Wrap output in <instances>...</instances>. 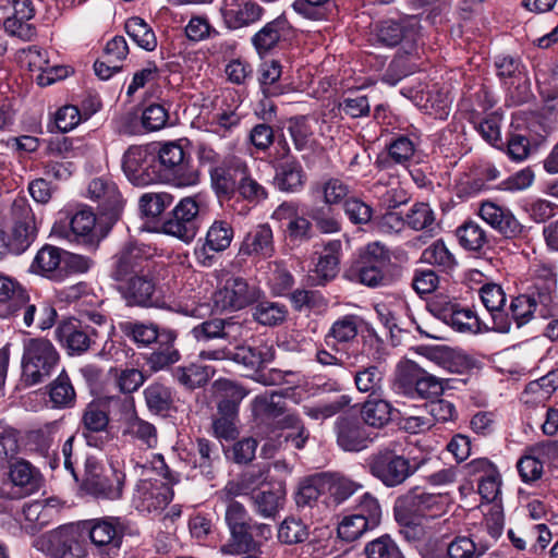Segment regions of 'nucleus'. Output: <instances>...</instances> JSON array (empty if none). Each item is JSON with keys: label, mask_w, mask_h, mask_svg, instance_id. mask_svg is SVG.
<instances>
[{"label": "nucleus", "mask_w": 558, "mask_h": 558, "mask_svg": "<svg viewBox=\"0 0 558 558\" xmlns=\"http://www.w3.org/2000/svg\"><path fill=\"white\" fill-rule=\"evenodd\" d=\"M312 192L320 194L325 206L332 207L345 202L350 196V185L339 178H328L327 180L316 183L312 187Z\"/></svg>", "instance_id": "52"}, {"label": "nucleus", "mask_w": 558, "mask_h": 558, "mask_svg": "<svg viewBox=\"0 0 558 558\" xmlns=\"http://www.w3.org/2000/svg\"><path fill=\"white\" fill-rule=\"evenodd\" d=\"M9 477L22 495H31L40 487V473L26 460L21 459L10 465Z\"/></svg>", "instance_id": "41"}, {"label": "nucleus", "mask_w": 558, "mask_h": 558, "mask_svg": "<svg viewBox=\"0 0 558 558\" xmlns=\"http://www.w3.org/2000/svg\"><path fill=\"white\" fill-rule=\"evenodd\" d=\"M88 195L98 203L100 214L116 222L123 209V198L117 184L106 178H96L88 184Z\"/></svg>", "instance_id": "21"}, {"label": "nucleus", "mask_w": 558, "mask_h": 558, "mask_svg": "<svg viewBox=\"0 0 558 558\" xmlns=\"http://www.w3.org/2000/svg\"><path fill=\"white\" fill-rule=\"evenodd\" d=\"M328 504L339 506L363 488V485L339 472H324Z\"/></svg>", "instance_id": "32"}, {"label": "nucleus", "mask_w": 558, "mask_h": 558, "mask_svg": "<svg viewBox=\"0 0 558 558\" xmlns=\"http://www.w3.org/2000/svg\"><path fill=\"white\" fill-rule=\"evenodd\" d=\"M155 154L145 146H131L123 155L122 169L134 184H147L156 181L153 172Z\"/></svg>", "instance_id": "20"}, {"label": "nucleus", "mask_w": 558, "mask_h": 558, "mask_svg": "<svg viewBox=\"0 0 558 558\" xmlns=\"http://www.w3.org/2000/svg\"><path fill=\"white\" fill-rule=\"evenodd\" d=\"M392 404L379 397H368L360 409V418L372 428H384L392 421Z\"/></svg>", "instance_id": "36"}, {"label": "nucleus", "mask_w": 558, "mask_h": 558, "mask_svg": "<svg viewBox=\"0 0 558 558\" xmlns=\"http://www.w3.org/2000/svg\"><path fill=\"white\" fill-rule=\"evenodd\" d=\"M425 369L417 363L407 360L397 365L393 387L399 395L415 399L418 385L424 379Z\"/></svg>", "instance_id": "35"}, {"label": "nucleus", "mask_w": 558, "mask_h": 558, "mask_svg": "<svg viewBox=\"0 0 558 558\" xmlns=\"http://www.w3.org/2000/svg\"><path fill=\"white\" fill-rule=\"evenodd\" d=\"M109 422L108 411L101 402L92 401L85 407L81 424L83 426V436L88 446L98 447V441L94 434L105 432Z\"/></svg>", "instance_id": "31"}, {"label": "nucleus", "mask_w": 558, "mask_h": 558, "mask_svg": "<svg viewBox=\"0 0 558 558\" xmlns=\"http://www.w3.org/2000/svg\"><path fill=\"white\" fill-rule=\"evenodd\" d=\"M177 331L171 329L161 330V339L159 347L150 352L146 357V364L154 373L169 368L171 365L180 361L181 354L174 347L177 340Z\"/></svg>", "instance_id": "28"}, {"label": "nucleus", "mask_w": 558, "mask_h": 558, "mask_svg": "<svg viewBox=\"0 0 558 558\" xmlns=\"http://www.w3.org/2000/svg\"><path fill=\"white\" fill-rule=\"evenodd\" d=\"M125 474L113 464L101 466L95 458L85 461L83 488L87 494L102 499L116 500L122 496Z\"/></svg>", "instance_id": "8"}, {"label": "nucleus", "mask_w": 558, "mask_h": 558, "mask_svg": "<svg viewBox=\"0 0 558 558\" xmlns=\"http://www.w3.org/2000/svg\"><path fill=\"white\" fill-rule=\"evenodd\" d=\"M398 522L409 525L415 518H421V489L414 487L399 496L393 507Z\"/></svg>", "instance_id": "55"}, {"label": "nucleus", "mask_w": 558, "mask_h": 558, "mask_svg": "<svg viewBox=\"0 0 558 558\" xmlns=\"http://www.w3.org/2000/svg\"><path fill=\"white\" fill-rule=\"evenodd\" d=\"M421 259L444 271L452 270L458 264L454 255L449 251L442 240H437L426 247L422 253Z\"/></svg>", "instance_id": "58"}, {"label": "nucleus", "mask_w": 558, "mask_h": 558, "mask_svg": "<svg viewBox=\"0 0 558 558\" xmlns=\"http://www.w3.org/2000/svg\"><path fill=\"white\" fill-rule=\"evenodd\" d=\"M54 336L71 356L87 352L97 344L100 337L96 327L76 318L62 320L56 328Z\"/></svg>", "instance_id": "12"}, {"label": "nucleus", "mask_w": 558, "mask_h": 558, "mask_svg": "<svg viewBox=\"0 0 558 558\" xmlns=\"http://www.w3.org/2000/svg\"><path fill=\"white\" fill-rule=\"evenodd\" d=\"M416 144L405 135L395 137L388 146V155L378 156L375 166L381 170L389 169L392 163L405 165L414 155Z\"/></svg>", "instance_id": "40"}, {"label": "nucleus", "mask_w": 558, "mask_h": 558, "mask_svg": "<svg viewBox=\"0 0 558 558\" xmlns=\"http://www.w3.org/2000/svg\"><path fill=\"white\" fill-rule=\"evenodd\" d=\"M361 318L357 315L349 314L336 319L325 336V343L332 350L338 351L340 344H347L355 340L359 333Z\"/></svg>", "instance_id": "37"}, {"label": "nucleus", "mask_w": 558, "mask_h": 558, "mask_svg": "<svg viewBox=\"0 0 558 558\" xmlns=\"http://www.w3.org/2000/svg\"><path fill=\"white\" fill-rule=\"evenodd\" d=\"M48 388L52 408L70 409L74 407L76 392L65 369L60 372L58 377L49 384Z\"/></svg>", "instance_id": "46"}, {"label": "nucleus", "mask_w": 558, "mask_h": 558, "mask_svg": "<svg viewBox=\"0 0 558 558\" xmlns=\"http://www.w3.org/2000/svg\"><path fill=\"white\" fill-rule=\"evenodd\" d=\"M199 356L211 361L229 360L256 374L266 364L274 361L275 351L267 344L258 347L238 344L234 348L223 347L215 350H203Z\"/></svg>", "instance_id": "9"}, {"label": "nucleus", "mask_w": 558, "mask_h": 558, "mask_svg": "<svg viewBox=\"0 0 558 558\" xmlns=\"http://www.w3.org/2000/svg\"><path fill=\"white\" fill-rule=\"evenodd\" d=\"M126 34L142 49L154 51L157 47L155 32L145 20L140 16L130 17L124 25Z\"/></svg>", "instance_id": "57"}, {"label": "nucleus", "mask_w": 558, "mask_h": 558, "mask_svg": "<svg viewBox=\"0 0 558 558\" xmlns=\"http://www.w3.org/2000/svg\"><path fill=\"white\" fill-rule=\"evenodd\" d=\"M12 229L8 233L11 254L24 253L37 236V223L31 205L25 197H16L11 206Z\"/></svg>", "instance_id": "11"}, {"label": "nucleus", "mask_w": 558, "mask_h": 558, "mask_svg": "<svg viewBox=\"0 0 558 558\" xmlns=\"http://www.w3.org/2000/svg\"><path fill=\"white\" fill-rule=\"evenodd\" d=\"M153 172L156 181L178 187L193 186L199 182V172L194 166L191 154L178 142L159 145L155 154Z\"/></svg>", "instance_id": "3"}, {"label": "nucleus", "mask_w": 558, "mask_h": 558, "mask_svg": "<svg viewBox=\"0 0 558 558\" xmlns=\"http://www.w3.org/2000/svg\"><path fill=\"white\" fill-rule=\"evenodd\" d=\"M240 181L236 189L239 195L248 204L256 206L268 198L267 189L251 174L248 166L239 169Z\"/></svg>", "instance_id": "54"}, {"label": "nucleus", "mask_w": 558, "mask_h": 558, "mask_svg": "<svg viewBox=\"0 0 558 558\" xmlns=\"http://www.w3.org/2000/svg\"><path fill=\"white\" fill-rule=\"evenodd\" d=\"M366 558H405L397 543L389 535H381L364 547Z\"/></svg>", "instance_id": "64"}, {"label": "nucleus", "mask_w": 558, "mask_h": 558, "mask_svg": "<svg viewBox=\"0 0 558 558\" xmlns=\"http://www.w3.org/2000/svg\"><path fill=\"white\" fill-rule=\"evenodd\" d=\"M246 166L241 159L222 161L221 166L209 168L210 184L218 198H230L238 189L240 181L239 169Z\"/></svg>", "instance_id": "25"}, {"label": "nucleus", "mask_w": 558, "mask_h": 558, "mask_svg": "<svg viewBox=\"0 0 558 558\" xmlns=\"http://www.w3.org/2000/svg\"><path fill=\"white\" fill-rule=\"evenodd\" d=\"M288 27V21L279 16L268 22L252 37V44L258 53L267 52L275 48Z\"/></svg>", "instance_id": "47"}, {"label": "nucleus", "mask_w": 558, "mask_h": 558, "mask_svg": "<svg viewBox=\"0 0 558 558\" xmlns=\"http://www.w3.org/2000/svg\"><path fill=\"white\" fill-rule=\"evenodd\" d=\"M341 250L342 243L340 240H330L325 244L315 268L319 278L318 284H325L337 276Z\"/></svg>", "instance_id": "42"}, {"label": "nucleus", "mask_w": 558, "mask_h": 558, "mask_svg": "<svg viewBox=\"0 0 558 558\" xmlns=\"http://www.w3.org/2000/svg\"><path fill=\"white\" fill-rule=\"evenodd\" d=\"M201 195L186 196L179 201L161 225L165 234L192 242L202 225Z\"/></svg>", "instance_id": "6"}, {"label": "nucleus", "mask_w": 558, "mask_h": 558, "mask_svg": "<svg viewBox=\"0 0 558 558\" xmlns=\"http://www.w3.org/2000/svg\"><path fill=\"white\" fill-rule=\"evenodd\" d=\"M275 185L283 192H298L305 182L302 165L296 159H288L275 167Z\"/></svg>", "instance_id": "38"}, {"label": "nucleus", "mask_w": 558, "mask_h": 558, "mask_svg": "<svg viewBox=\"0 0 558 558\" xmlns=\"http://www.w3.org/2000/svg\"><path fill=\"white\" fill-rule=\"evenodd\" d=\"M481 300L490 313L493 329L506 333L510 330L511 322L509 314L505 313L506 293L497 283H486L480 289Z\"/></svg>", "instance_id": "26"}, {"label": "nucleus", "mask_w": 558, "mask_h": 558, "mask_svg": "<svg viewBox=\"0 0 558 558\" xmlns=\"http://www.w3.org/2000/svg\"><path fill=\"white\" fill-rule=\"evenodd\" d=\"M460 245L468 251H481L487 244L485 230L475 221H465L457 229Z\"/></svg>", "instance_id": "61"}, {"label": "nucleus", "mask_w": 558, "mask_h": 558, "mask_svg": "<svg viewBox=\"0 0 558 558\" xmlns=\"http://www.w3.org/2000/svg\"><path fill=\"white\" fill-rule=\"evenodd\" d=\"M128 306L165 308L166 301L155 272L150 269L116 283Z\"/></svg>", "instance_id": "7"}, {"label": "nucleus", "mask_w": 558, "mask_h": 558, "mask_svg": "<svg viewBox=\"0 0 558 558\" xmlns=\"http://www.w3.org/2000/svg\"><path fill=\"white\" fill-rule=\"evenodd\" d=\"M384 377L385 369L379 364L362 366L354 374V385L360 392L373 397L381 391Z\"/></svg>", "instance_id": "51"}, {"label": "nucleus", "mask_w": 558, "mask_h": 558, "mask_svg": "<svg viewBox=\"0 0 558 558\" xmlns=\"http://www.w3.org/2000/svg\"><path fill=\"white\" fill-rule=\"evenodd\" d=\"M248 498L256 515L263 519L274 520L280 510L283 509L286 490L281 486L277 488L266 487L257 492H252Z\"/></svg>", "instance_id": "27"}, {"label": "nucleus", "mask_w": 558, "mask_h": 558, "mask_svg": "<svg viewBox=\"0 0 558 558\" xmlns=\"http://www.w3.org/2000/svg\"><path fill=\"white\" fill-rule=\"evenodd\" d=\"M333 433L339 448L347 452H360L375 440L366 425L355 414L339 415L333 423Z\"/></svg>", "instance_id": "16"}, {"label": "nucleus", "mask_w": 558, "mask_h": 558, "mask_svg": "<svg viewBox=\"0 0 558 558\" xmlns=\"http://www.w3.org/2000/svg\"><path fill=\"white\" fill-rule=\"evenodd\" d=\"M225 522L230 537L220 547L223 555L260 554L264 544L272 536L271 526L254 520L245 506L236 500L227 502Z\"/></svg>", "instance_id": "1"}, {"label": "nucleus", "mask_w": 558, "mask_h": 558, "mask_svg": "<svg viewBox=\"0 0 558 558\" xmlns=\"http://www.w3.org/2000/svg\"><path fill=\"white\" fill-rule=\"evenodd\" d=\"M427 457H407L395 445L381 446L366 460L371 475L385 487L395 488L404 484L427 462Z\"/></svg>", "instance_id": "2"}, {"label": "nucleus", "mask_w": 558, "mask_h": 558, "mask_svg": "<svg viewBox=\"0 0 558 558\" xmlns=\"http://www.w3.org/2000/svg\"><path fill=\"white\" fill-rule=\"evenodd\" d=\"M60 364V353L46 338L23 339L22 380L26 386L46 381Z\"/></svg>", "instance_id": "4"}, {"label": "nucleus", "mask_w": 558, "mask_h": 558, "mask_svg": "<svg viewBox=\"0 0 558 558\" xmlns=\"http://www.w3.org/2000/svg\"><path fill=\"white\" fill-rule=\"evenodd\" d=\"M390 263L389 250L380 242H371L360 250L347 270V277L368 288L386 287L389 283L387 269Z\"/></svg>", "instance_id": "5"}, {"label": "nucleus", "mask_w": 558, "mask_h": 558, "mask_svg": "<svg viewBox=\"0 0 558 558\" xmlns=\"http://www.w3.org/2000/svg\"><path fill=\"white\" fill-rule=\"evenodd\" d=\"M172 376L181 386L189 390L201 388L209 380L206 367L197 364L178 366L173 369Z\"/></svg>", "instance_id": "60"}, {"label": "nucleus", "mask_w": 558, "mask_h": 558, "mask_svg": "<svg viewBox=\"0 0 558 558\" xmlns=\"http://www.w3.org/2000/svg\"><path fill=\"white\" fill-rule=\"evenodd\" d=\"M308 526L294 517H287L278 526V539L286 545H295L308 538Z\"/></svg>", "instance_id": "62"}, {"label": "nucleus", "mask_w": 558, "mask_h": 558, "mask_svg": "<svg viewBox=\"0 0 558 558\" xmlns=\"http://www.w3.org/2000/svg\"><path fill=\"white\" fill-rule=\"evenodd\" d=\"M282 66L277 60L264 61L258 68V83L265 97H276L284 93L280 84Z\"/></svg>", "instance_id": "49"}, {"label": "nucleus", "mask_w": 558, "mask_h": 558, "mask_svg": "<svg viewBox=\"0 0 558 558\" xmlns=\"http://www.w3.org/2000/svg\"><path fill=\"white\" fill-rule=\"evenodd\" d=\"M420 23L415 16L401 20H385L375 27L374 36L378 44L386 47L402 45L410 52L420 37Z\"/></svg>", "instance_id": "14"}, {"label": "nucleus", "mask_w": 558, "mask_h": 558, "mask_svg": "<svg viewBox=\"0 0 558 558\" xmlns=\"http://www.w3.org/2000/svg\"><path fill=\"white\" fill-rule=\"evenodd\" d=\"M63 254L64 250L60 247L45 245L37 252L31 267L37 274L60 279Z\"/></svg>", "instance_id": "45"}, {"label": "nucleus", "mask_w": 558, "mask_h": 558, "mask_svg": "<svg viewBox=\"0 0 558 558\" xmlns=\"http://www.w3.org/2000/svg\"><path fill=\"white\" fill-rule=\"evenodd\" d=\"M220 12L229 29H239L260 21L265 10L253 0H222Z\"/></svg>", "instance_id": "22"}, {"label": "nucleus", "mask_w": 558, "mask_h": 558, "mask_svg": "<svg viewBox=\"0 0 558 558\" xmlns=\"http://www.w3.org/2000/svg\"><path fill=\"white\" fill-rule=\"evenodd\" d=\"M407 226L416 231H425L430 236L439 230L435 213L426 203H415L405 215Z\"/></svg>", "instance_id": "48"}, {"label": "nucleus", "mask_w": 558, "mask_h": 558, "mask_svg": "<svg viewBox=\"0 0 558 558\" xmlns=\"http://www.w3.org/2000/svg\"><path fill=\"white\" fill-rule=\"evenodd\" d=\"M143 393L148 410L155 414H165L173 407L174 399L171 388L159 381L149 384Z\"/></svg>", "instance_id": "50"}, {"label": "nucleus", "mask_w": 558, "mask_h": 558, "mask_svg": "<svg viewBox=\"0 0 558 558\" xmlns=\"http://www.w3.org/2000/svg\"><path fill=\"white\" fill-rule=\"evenodd\" d=\"M50 550L53 558H84L85 548L75 531L62 527L51 534Z\"/></svg>", "instance_id": "34"}, {"label": "nucleus", "mask_w": 558, "mask_h": 558, "mask_svg": "<svg viewBox=\"0 0 558 558\" xmlns=\"http://www.w3.org/2000/svg\"><path fill=\"white\" fill-rule=\"evenodd\" d=\"M119 519H95L85 523L92 543L97 547L119 548L121 535Z\"/></svg>", "instance_id": "33"}, {"label": "nucleus", "mask_w": 558, "mask_h": 558, "mask_svg": "<svg viewBox=\"0 0 558 558\" xmlns=\"http://www.w3.org/2000/svg\"><path fill=\"white\" fill-rule=\"evenodd\" d=\"M149 257L148 246L138 242H128L111 257L109 276L118 283L148 270Z\"/></svg>", "instance_id": "13"}, {"label": "nucleus", "mask_w": 558, "mask_h": 558, "mask_svg": "<svg viewBox=\"0 0 558 558\" xmlns=\"http://www.w3.org/2000/svg\"><path fill=\"white\" fill-rule=\"evenodd\" d=\"M219 446L206 438H197L193 452L194 468L207 478H214L221 465Z\"/></svg>", "instance_id": "29"}, {"label": "nucleus", "mask_w": 558, "mask_h": 558, "mask_svg": "<svg viewBox=\"0 0 558 558\" xmlns=\"http://www.w3.org/2000/svg\"><path fill=\"white\" fill-rule=\"evenodd\" d=\"M534 299L535 312L543 318L558 316V294L557 288L543 287L533 288L529 293Z\"/></svg>", "instance_id": "63"}, {"label": "nucleus", "mask_w": 558, "mask_h": 558, "mask_svg": "<svg viewBox=\"0 0 558 558\" xmlns=\"http://www.w3.org/2000/svg\"><path fill=\"white\" fill-rule=\"evenodd\" d=\"M488 545L475 542L470 535H456L428 541L421 550L422 558H481Z\"/></svg>", "instance_id": "10"}, {"label": "nucleus", "mask_w": 558, "mask_h": 558, "mask_svg": "<svg viewBox=\"0 0 558 558\" xmlns=\"http://www.w3.org/2000/svg\"><path fill=\"white\" fill-rule=\"evenodd\" d=\"M287 316V306L278 302L260 301L253 308V318L264 326H278Z\"/></svg>", "instance_id": "59"}, {"label": "nucleus", "mask_w": 558, "mask_h": 558, "mask_svg": "<svg viewBox=\"0 0 558 558\" xmlns=\"http://www.w3.org/2000/svg\"><path fill=\"white\" fill-rule=\"evenodd\" d=\"M322 495H326L324 472L307 476L299 483L295 504L298 507H312Z\"/></svg>", "instance_id": "53"}, {"label": "nucleus", "mask_w": 558, "mask_h": 558, "mask_svg": "<svg viewBox=\"0 0 558 558\" xmlns=\"http://www.w3.org/2000/svg\"><path fill=\"white\" fill-rule=\"evenodd\" d=\"M274 218H289L287 232L292 241L305 242L312 238V222L303 216H298L291 205L287 203L281 204L274 211Z\"/></svg>", "instance_id": "43"}, {"label": "nucleus", "mask_w": 558, "mask_h": 558, "mask_svg": "<svg viewBox=\"0 0 558 558\" xmlns=\"http://www.w3.org/2000/svg\"><path fill=\"white\" fill-rule=\"evenodd\" d=\"M96 215L89 208H83L71 218L70 227L76 241L92 248H96L100 238L95 231Z\"/></svg>", "instance_id": "39"}, {"label": "nucleus", "mask_w": 558, "mask_h": 558, "mask_svg": "<svg viewBox=\"0 0 558 558\" xmlns=\"http://www.w3.org/2000/svg\"><path fill=\"white\" fill-rule=\"evenodd\" d=\"M123 435L140 441L147 448H155L158 442V433L155 425L138 417L136 414L128 418Z\"/></svg>", "instance_id": "56"}, {"label": "nucleus", "mask_w": 558, "mask_h": 558, "mask_svg": "<svg viewBox=\"0 0 558 558\" xmlns=\"http://www.w3.org/2000/svg\"><path fill=\"white\" fill-rule=\"evenodd\" d=\"M245 326L232 318H211L192 328L191 333L198 342L223 339L229 343H236L243 339Z\"/></svg>", "instance_id": "19"}, {"label": "nucleus", "mask_w": 558, "mask_h": 558, "mask_svg": "<svg viewBox=\"0 0 558 558\" xmlns=\"http://www.w3.org/2000/svg\"><path fill=\"white\" fill-rule=\"evenodd\" d=\"M286 403L277 393L259 395L252 401V413L258 428H271L276 421L284 413Z\"/></svg>", "instance_id": "30"}, {"label": "nucleus", "mask_w": 558, "mask_h": 558, "mask_svg": "<svg viewBox=\"0 0 558 558\" xmlns=\"http://www.w3.org/2000/svg\"><path fill=\"white\" fill-rule=\"evenodd\" d=\"M234 236V230L230 222L216 219L208 228L205 241L194 250L199 265L210 267L216 260V254L226 251Z\"/></svg>", "instance_id": "17"}, {"label": "nucleus", "mask_w": 558, "mask_h": 558, "mask_svg": "<svg viewBox=\"0 0 558 558\" xmlns=\"http://www.w3.org/2000/svg\"><path fill=\"white\" fill-rule=\"evenodd\" d=\"M274 254V233L268 223H262L251 229L243 238L238 253L240 257L254 256L260 259H268Z\"/></svg>", "instance_id": "23"}, {"label": "nucleus", "mask_w": 558, "mask_h": 558, "mask_svg": "<svg viewBox=\"0 0 558 558\" xmlns=\"http://www.w3.org/2000/svg\"><path fill=\"white\" fill-rule=\"evenodd\" d=\"M480 216L506 239H523L527 235V228L515 218L512 211L495 203H482Z\"/></svg>", "instance_id": "18"}, {"label": "nucleus", "mask_w": 558, "mask_h": 558, "mask_svg": "<svg viewBox=\"0 0 558 558\" xmlns=\"http://www.w3.org/2000/svg\"><path fill=\"white\" fill-rule=\"evenodd\" d=\"M259 298V288L242 277H230L215 291L213 302L217 310L239 311L257 302Z\"/></svg>", "instance_id": "15"}, {"label": "nucleus", "mask_w": 558, "mask_h": 558, "mask_svg": "<svg viewBox=\"0 0 558 558\" xmlns=\"http://www.w3.org/2000/svg\"><path fill=\"white\" fill-rule=\"evenodd\" d=\"M118 328L124 337L140 347H147L161 339V330L154 323L123 320L118 324Z\"/></svg>", "instance_id": "44"}, {"label": "nucleus", "mask_w": 558, "mask_h": 558, "mask_svg": "<svg viewBox=\"0 0 558 558\" xmlns=\"http://www.w3.org/2000/svg\"><path fill=\"white\" fill-rule=\"evenodd\" d=\"M173 489L169 483L162 481H141L136 488L137 508L143 511H158L165 509L173 499Z\"/></svg>", "instance_id": "24"}]
</instances>
